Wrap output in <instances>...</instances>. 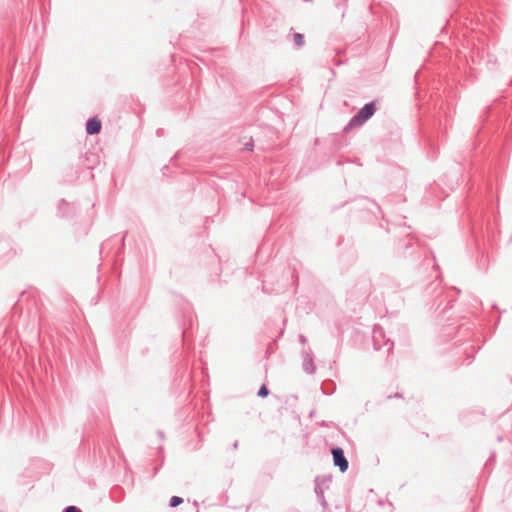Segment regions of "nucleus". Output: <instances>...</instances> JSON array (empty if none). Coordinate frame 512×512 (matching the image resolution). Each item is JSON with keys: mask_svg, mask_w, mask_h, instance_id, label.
<instances>
[{"mask_svg": "<svg viewBox=\"0 0 512 512\" xmlns=\"http://www.w3.org/2000/svg\"><path fill=\"white\" fill-rule=\"evenodd\" d=\"M512 146V119L506 105L495 101L482 116V125L470 152L469 159L456 161L454 167L443 174L442 182L451 190L460 182H481L484 198L468 204L467 217L471 234L480 253H484L486 240H495L498 214L496 187L502 180L508 165Z\"/></svg>", "mask_w": 512, "mask_h": 512, "instance_id": "f257e3e1", "label": "nucleus"}, {"mask_svg": "<svg viewBox=\"0 0 512 512\" xmlns=\"http://www.w3.org/2000/svg\"><path fill=\"white\" fill-rule=\"evenodd\" d=\"M459 293L456 287L445 292L439 281L429 283L424 290L425 296L431 300L430 309L440 310L441 317L446 320L441 327L440 337L446 341L453 340L451 356L457 357L460 364L469 365L481 348L482 334L477 328L476 319L448 314Z\"/></svg>", "mask_w": 512, "mask_h": 512, "instance_id": "f03ea898", "label": "nucleus"}, {"mask_svg": "<svg viewBox=\"0 0 512 512\" xmlns=\"http://www.w3.org/2000/svg\"><path fill=\"white\" fill-rule=\"evenodd\" d=\"M182 313L183 319L180 322L182 350L178 356L182 358V360L175 374L174 389L179 396L185 395L187 399L193 391L192 370L189 368V355L194 351L192 330L195 324V316L188 302L183 304Z\"/></svg>", "mask_w": 512, "mask_h": 512, "instance_id": "7ed1b4c3", "label": "nucleus"}, {"mask_svg": "<svg viewBox=\"0 0 512 512\" xmlns=\"http://www.w3.org/2000/svg\"><path fill=\"white\" fill-rule=\"evenodd\" d=\"M415 82V96L420 100H425L427 97L434 102V106H438L442 110L443 100L440 93L442 82L441 78L432 73L428 67L420 68L414 75Z\"/></svg>", "mask_w": 512, "mask_h": 512, "instance_id": "20e7f679", "label": "nucleus"}, {"mask_svg": "<svg viewBox=\"0 0 512 512\" xmlns=\"http://www.w3.org/2000/svg\"><path fill=\"white\" fill-rule=\"evenodd\" d=\"M488 0H457L452 8V13L449 19L446 20V25L441 28V35H448V27L452 24L466 25L467 21L471 23L474 19L479 20L478 14H483L484 6Z\"/></svg>", "mask_w": 512, "mask_h": 512, "instance_id": "39448f33", "label": "nucleus"}, {"mask_svg": "<svg viewBox=\"0 0 512 512\" xmlns=\"http://www.w3.org/2000/svg\"><path fill=\"white\" fill-rule=\"evenodd\" d=\"M381 100L376 98L368 103H365L344 126L343 132L362 127L368 120H370L378 110Z\"/></svg>", "mask_w": 512, "mask_h": 512, "instance_id": "423d86ee", "label": "nucleus"}, {"mask_svg": "<svg viewBox=\"0 0 512 512\" xmlns=\"http://www.w3.org/2000/svg\"><path fill=\"white\" fill-rule=\"evenodd\" d=\"M395 253L399 257L417 259L422 256L424 250L421 248L419 241L411 233H407L404 238L396 242Z\"/></svg>", "mask_w": 512, "mask_h": 512, "instance_id": "0eeeda50", "label": "nucleus"}, {"mask_svg": "<svg viewBox=\"0 0 512 512\" xmlns=\"http://www.w3.org/2000/svg\"><path fill=\"white\" fill-rule=\"evenodd\" d=\"M371 280L367 276L359 277L347 294L353 301H365L371 293Z\"/></svg>", "mask_w": 512, "mask_h": 512, "instance_id": "6e6552de", "label": "nucleus"}, {"mask_svg": "<svg viewBox=\"0 0 512 512\" xmlns=\"http://www.w3.org/2000/svg\"><path fill=\"white\" fill-rule=\"evenodd\" d=\"M372 343L373 348L376 351H379L384 347H386V353L388 355L393 351L394 342L390 337L386 336L384 329L379 325H375L373 328Z\"/></svg>", "mask_w": 512, "mask_h": 512, "instance_id": "1a4fd4ad", "label": "nucleus"}, {"mask_svg": "<svg viewBox=\"0 0 512 512\" xmlns=\"http://www.w3.org/2000/svg\"><path fill=\"white\" fill-rule=\"evenodd\" d=\"M80 207L75 202L62 198L58 201L56 216L67 221L74 220L80 214Z\"/></svg>", "mask_w": 512, "mask_h": 512, "instance_id": "9d476101", "label": "nucleus"}, {"mask_svg": "<svg viewBox=\"0 0 512 512\" xmlns=\"http://www.w3.org/2000/svg\"><path fill=\"white\" fill-rule=\"evenodd\" d=\"M484 411L480 407L465 408L459 412V421L469 427L483 420Z\"/></svg>", "mask_w": 512, "mask_h": 512, "instance_id": "9b49d317", "label": "nucleus"}, {"mask_svg": "<svg viewBox=\"0 0 512 512\" xmlns=\"http://www.w3.org/2000/svg\"><path fill=\"white\" fill-rule=\"evenodd\" d=\"M288 284L286 282L274 281L271 275L267 272L263 274L262 291L266 294H281L287 290Z\"/></svg>", "mask_w": 512, "mask_h": 512, "instance_id": "f8f14e48", "label": "nucleus"}, {"mask_svg": "<svg viewBox=\"0 0 512 512\" xmlns=\"http://www.w3.org/2000/svg\"><path fill=\"white\" fill-rule=\"evenodd\" d=\"M331 455L334 466L338 467L341 473L346 472L349 468V462L345 456L343 448L339 446H333L331 448Z\"/></svg>", "mask_w": 512, "mask_h": 512, "instance_id": "ddd939ff", "label": "nucleus"}, {"mask_svg": "<svg viewBox=\"0 0 512 512\" xmlns=\"http://www.w3.org/2000/svg\"><path fill=\"white\" fill-rule=\"evenodd\" d=\"M102 128L101 120L97 116H92L87 119L85 123V130L87 135H96L100 133Z\"/></svg>", "mask_w": 512, "mask_h": 512, "instance_id": "4468645a", "label": "nucleus"}, {"mask_svg": "<svg viewBox=\"0 0 512 512\" xmlns=\"http://www.w3.org/2000/svg\"><path fill=\"white\" fill-rule=\"evenodd\" d=\"M303 370L307 374H314L315 373V365H314V359H313V353L312 351H304L303 352Z\"/></svg>", "mask_w": 512, "mask_h": 512, "instance_id": "2eb2a0df", "label": "nucleus"}, {"mask_svg": "<svg viewBox=\"0 0 512 512\" xmlns=\"http://www.w3.org/2000/svg\"><path fill=\"white\" fill-rule=\"evenodd\" d=\"M125 490L119 485H114L109 491V497L114 502H122L125 498Z\"/></svg>", "mask_w": 512, "mask_h": 512, "instance_id": "dca6fc26", "label": "nucleus"}, {"mask_svg": "<svg viewBox=\"0 0 512 512\" xmlns=\"http://www.w3.org/2000/svg\"><path fill=\"white\" fill-rule=\"evenodd\" d=\"M286 323H287V318H284V319H283V326H285V325H286ZM284 333H285V327H282V329H281V330H280V332H279L278 337H276V338L273 340V342H271V343H269V344H268V346H267V348H266V351H265V356H266L267 358H269V357H270V355L276 351V349H277V342H278V340H279L281 337H283Z\"/></svg>", "mask_w": 512, "mask_h": 512, "instance_id": "f3484780", "label": "nucleus"}, {"mask_svg": "<svg viewBox=\"0 0 512 512\" xmlns=\"http://www.w3.org/2000/svg\"><path fill=\"white\" fill-rule=\"evenodd\" d=\"M495 462H496V452L491 451L488 459L486 460V462L484 464L481 477H488L490 475V473L492 472V470L494 468Z\"/></svg>", "mask_w": 512, "mask_h": 512, "instance_id": "a211bd4d", "label": "nucleus"}, {"mask_svg": "<svg viewBox=\"0 0 512 512\" xmlns=\"http://www.w3.org/2000/svg\"><path fill=\"white\" fill-rule=\"evenodd\" d=\"M287 39L291 40L296 49H301L305 45V36L303 33L293 32L287 35Z\"/></svg>", "mask_w": 512, "mask_h": 512, "instance_id": "6ab92c4d", "label": "nucleus"}, {"mask_svg": "<svg viewBox=\"0 0 512 512\" xmlns=\"http://www.w3.org/2000/svg\"><path fill=\"white\" fill-rule=\"evenodd\" d=\"M422 137H423L424 141L426 142L427 146H429V148L431 150V152H429V156L431 158H435L436 152H437V147L434 143L433 136L427 134L426 131L422 130Z\"/></svg>", "mask_w": 512, "mask_h": 512, "instance_id": "aec40b11", "label": "nucleus"}, {"mask_svg": "<svg viewBox=\"0 0 512 512\" xmlns=\"http://www.w3.org/2000/svg\"><path fill=\"white\" fill-rule=\"evenodd\" d=\"M322 393L332 395L336 391V383L331 379H326L321 383Z\"/></svg>", "mask_w": 512, "mask_h": 512, "instance_id": "412c9836", "label": "nucleus"}, {"mask_svg": "<svg viewBox=\"0 0 512 512\" xmlns=\"http://www.w3.org/2000/svg\"><path fill=\"white\" fill-rule=\"evenodd\" d=\"M335 8L340 12L343 18L348 9L349 0H333Z\"/></svg>", "mask_w": 512, "mask_h": 512, "instance_id": "4be33fe9", "label": "nucleus"}, {"mask_svg": "<svg viewBox=\"0 0 512 512\" xmlns=\"http://www.w3.org/2000/svg\"><path fill=\"white\" fill-rule=\"evenodd\" d=\"M315 484L322 485L323 487L328 488L329 484L332 482V476L331 475H318L315 480Z\"/></svg>", "mask_w": 512, "mask_h": 512, "instance_id": "5701e85b", "label": "nucleus"}, {"mask_svg": "<svg viewBox=\"0 0 512 512\" xmlns=\"http://www.w3.org/2000/svg\"><path fill=\"white\" fill-rule=\"evenodd\" d=\"M357 202H359V205H358V207H359V208H362V207H363V205H362L361 203H370V204H372L374 207H376V209H377L379 212H382L381 207H380V206L378 205V203H377L376 201H374V200H371V199L366 198V197H360V198H358V199H357Z\"/></svg>", "mask_w": 512, "mask_h": 512, "instance_id": "b1692460", "label": "nucleus"}, {"mask_svg": "<svg viewBox=\"0 0 512 512\" xmlns=\"http://www.w3.org/2000/svg\"><path fill=\"white\" fill-rule=\"evenodd\" d=\"M288 273L292 279V283L293 285L295 286V291L297 290V287H298V283H299V278H298V275L296 274V269L295 267H291L289 265L288 267Z\"/></svg>", "mask_w": 512, "mask_h": 512, "instance_id": "393cba45", "label": "nucleus"}, {"mask_svg": "<svg viewBox=\"0 0 512 512\" xmlns=\"http://www.w3.org/2000/svg\"><path fill=\"white\" fill-rule=\"evenodd\" d=\"M184 502V499L180 496H172L169 500V507L176 508Z\"/></svg>", "mask_w": 512, "mask_h": 512, "instance_id": "a878e982", "label": "nucleus"}, {"mask_svg": "<svg viewBox=\"0 0 512 512\" xmlns=\"http://www.w3.org/2000/svg\"><path fill=\"white\" fill-rule=\"evenodd\" d=\"M128 232L125 231L122 235V237L120 238V247L118 248L117 252H116V256L119 257L120 255H122L124 253V250H125V238L127 236Z\"/></svg>", "mask_w": 512, "mask_h": 512, "instance_id": "bb28decb", "label": "nucleus"}, {"mask_svg": "<svg viewBox=\"0 0 512 512\" xmlns=\"http://www.w3.org/2000/svg\"><path fill=\"white\" fill-rule=\"evenodd\" d=\"M315 494H316V497H317L319 503L323 507V510H327L328 503H327V501L325 499L324 492L323 491H319L318 493H315Z\"/></svg>", "mask_w": 512, "mask_h": 512, "instance_id": "cd10ccee", "label": "nucleus"}, {"mask_svg": "<svg viewBox=\"0 0 512 512\" xmlns=\"http://www.w3.org/2000/svg\"><path fill=\"white\" fill-rule=\"evenodd\" d=\"M270 393V390L269 388L267 387L266 384H262L257 392V396L260 397V398H265L269 395Z\"/></svg>", "mask_w": 512, "mask_h": 512, "instance_id": "c85d7f7f", "label": "nucleus"}, {"mask_svg": "<svg viewBox=\"0 0 512 512\" xmlns=\"http://www.w3.org/2000/svg\"><path fill=\"white\" fill-rule=\"evenodd\" d=\"M254 149V140L253 138H250L248 142L244 144L243 150L252 152Z\"/></svg>", "mask_w": 512, "mask_h": 512, "instance_id": "c756f323", "label": "nucleus"}, {"mask_svg": "<svg viewBox=\"0 0 512 512\" xmlns=\"http://www.w3.org/2000/svg\"><path fill=\"white\" fill-rule=\"evenodd\" d=\"M62 512H82V510L77 507V506H74V505H69V506H66Z\"/></svg>", "mask_w": 512, "mask_h": 512, "instance_id": "7c9ffc66", "label": "nucleus"}, {"mask_svg": "<svg viewBox=\"0 0 512 512\" xmlns=\"http://www.w3.org/2000/svg\"><path fill=\"white\" fill-rule=\"evenodd\" d=\"M325 489H326V487H323L322 485L315 484V488H314L315 493H318L319 491H323L324 492Z\"/></svg>", "mask_w": 512, "mask_h": 512, "instance_id": "2f4dec72", "label": "nucleus"}, {"mask_svg": "<svg viewBox=\"0 0 512 512\" xmlns=\"http://www.w3.org/2000/svg\"><path fill=\"white\" fill-rule=\"evenodd\" d=\"M402 397H403V396H402V394H401V393H399V392H397V393H395V394H393V395H388V396H387V399H392V398H402Z\"/></svg>", "mask_w": 512, "mask_h": 512, "instance_id": "473e14b6", "label": "nucleus"}, {"mask_svg": "<svg viewBox=\"0 0 512 512\" xmlns=\"http://www.w3.org/2000/svg\"><path fill=\"white\" fill-rule=\"evenodd\" d=\"M299 342L301 344H305L307 342V338L303 334H300L299 335Z\"/></svg>", "mask_w": 512, "mask_h": 512, "instance_id": "72a5a7b5", "label": "nucleus"}, {"mask_svg": "<svg viewBox=\"0 0 512 512\" xmlns=\"http://www.w3.org/2000/svg\"><path fill=\"white\" fill-rule=\"evenodd\" d=\"M163 461H164V458L162 457V458H161V463H160V465H159V466H156V467L154 468V475H156V474L158 473V471H159L160 467H161V466H162V464H163Z\"/></svg>", "mask_w": 512, "mask_h": 512, "instance_id": "f704fd0d", "label": "nucleus"}, {"mask_svg": "<svg viewBox=\"0 0 512 512\" xmlns=\"http://www.w3.org/2000/svg\"><path fill=\"white\" fill-rule=\"evenodd\" d=\"M157 435L160 439H164L165 437L164 432L162 430H158Z\"/></svg>", "mask_w": 512, "mask_h": 512, "instance_id": "c9c22d12", "label": "nucleus"}, {"mask_svg": "<svg viewBox=\"0 0 512 512\" xmlns=\"http://www.w3.org/2000/svg\"><path fill=\"white\" fill-rule=\"evenodd\" d=\"M238 445H239V442H238V440H236V441L233 443V445H232L233 450H236V449L238 448Z\"/></svg>", "mask_w": 512, "mask_h": 512, "instance_id": "e433bc0d", "label": "nucleus"}, {"mask_svg": "<svg viewBox=\"0 0 512 512\" xmlns=\"http://www.w3.org/2000/svg\"><path fill=\"white\" fill-rule=\"evenodd\" d=\"M113 239H114V238H111V239L107 240L106 242H104V243L102 244V246H101V247L103 248L104 246H107L111 241H113Z\"/></svg>", "mask_w": 512, "mask_h": 512, "instance_id": "4c0bfd02", "label": "nucleus"}, {"mask_svg": "<svg viewBox=\"0 0 512 512\" xmlns=\"http://www.w3.org/2000/svg\"><path fill=\"white\" fill-rule=\"evenodd\" d=\"M316 411L315 410H312L310 413H309V417L310 418H313L314 415H315Z\"/></svg>", "mask_w": 512, "mask_h": 512, "instance_id": "58836bf2", "label": "nucleus"}, {"mask_svg": "<svg viewBox=\"0 0 512 512\" xmlns=\"http://www.w3.org/2000/svg\"><path fill=\"white\" fill-rule=\"evenodd\" d=\"M178 156H179V152H177V153L174 155V157L172 158V161H173L175 158H178Z\"/></svg>", "mask_w": 512, "mask_h": 512, "instance_id": "ea45409f", "label": "nucleus"}, {"mask_svg": "<svg viewBox=\"0 0 512 512\" xmlns=\"http://www.w3.org/2000/svg\"><path fill=\"white\" fill-rule=\"evenodd\" d=\"M321 426H323V427H327L328 425L326 424V422H325V421H323V422L321 423Z\"/></svg>", "mask_w": 512, "mask_h": 512, "instance_id": "a19ab883", "label": "nucleus"}, {"mask_svg": "<svg viewBox=\"0 0 512 512\" xmlns=\"http://www.w3.org/2000/svg\"><path fill=\"white\" fill-rule=\"evenodd\" d=\"M488 58H489V60H488L489 62L493 61V58L491 55H488Z\"/></svg>", "mask_w": 512, "mask_h": 512, "instance_id": "79ce46f5", "label": "nucleus"}, {"mask_svg": "<svg viewBox=\"0 0 512 512\" xmlns=\"http://www.w3.org/2000/svg\"><path fill=\"white\" fill-rule=\"evenodd\" d=\"M471 58H472V62H473V63H475V61H476V60H475L474 55H473V56H471Z\"/></svg>", "mask_w": 512, "mask_h": 512, "instance_id": "37998d69", "label": "nucleus"}, {"mask_svg": "<svg viewBox=\"0 0 512 512\" xmlns=\"http://www.w3.org/2000/svg\"><path fill=\"white\" fill-rule=\"evenodd\" d=\"M158 449H159L160 452L163 451V447L162 446H159Z\"/></svg>", "mask_w": 512, "mask_h": 512, "instance_id": "c03bdc74", "label": "nucleus"}, {"mask_svg": "<svg viewBox=\"0 0 512 512\" xmlns=\"http://www.w3.org/2000/svg\"><path fill=\"white\" fill-rule=\"evenodd\" d=\"M378 503H379V505H383V504H384V501L379 500V502H378Z\"/></svg>", "mask_w": 512, "mask_h": 512, "instance_id": "a18cd8bd", "label": "nucleus"}]
</instances>
